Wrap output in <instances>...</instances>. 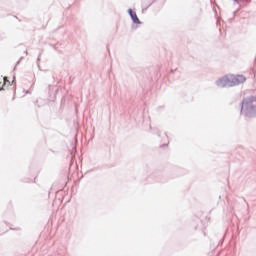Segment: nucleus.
Here are the masks:
<instances>
[{
  "instance_id": "5",
  "label": "nucleus",
  "mask_w": 256,
  "mask_h": 256,
  "mask_svg": "<svg viewBox=\"0 0 256 256\" xmlns=\"http://www.w3.org/2000/svg\"><path fill=\"white\" fill-rule=\"evenodd\" d=\"M9 85V80H7V77L0 78V91H5V87Z\"/></svg>"
},
{
  "instance_id": "1",
  "label": "nucleus",
  "mask_w": 256,
  "mask_h": 256,
  "mask_svg": "<svg viewBox=\"0 0 256 256\" xmlns=\"http://www.w3.org/2000/svg\"><path fill=\"white\" fill-rule=\"evenodd\" d=\"M256 113V97L250 96L242 101L241 115L245 117H255Z\"/></svg>"
},
{
  "instance_id": "3",
  "label": "nucleus",
  "mask_w": 256,
  "mask_h": 256,
  "mask_svg": "<svg viewBox=\"0 0 256 256\" xmlns=\"http://www.w3.org/2000/svg\"><path fill=\"white\" fill-rule=\"evenodd\" d=\"M234 78V85H241V83H245L247 78L243 75H233Z\"/></svg>"
},
{
  "instance_id": "4",
  "label": "nucleus",
  "mask_w": 256,
  "mask_h": 256,
  "mask_svg": "<svg viewBox=\"0 0 256 256\" xmlns=\"http://www.w3.org/2000/svg\"><path fill=\"white\" fill-rule=\"evenodd\" d=\"M128 13L131 16L133 23H135L136 25L141 24V20H139V17H137V13L133 12L132 9H129Z\"/></svg>"
},
{
  "instance_id": "2",
  "label": "nucleus",
  "mask_w": 256,
  "mask_h": 256,
  "mask_svg": "<svg viewBox=\"0 0 256 256\" xmlns=\"http://www.w3.org/2000/svg\"><path fill=\"white\" fill-rule=\"evenodd\" d=\"M218 87H235L233 74L224 76L218 81Z\"/></svg>"
}]
</instances>
